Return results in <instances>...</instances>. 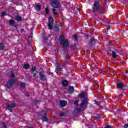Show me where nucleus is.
<instances>
[{
  "mask_svg": "<svg viewBox=\"0 0 128 128\" xmlns=\"http://www.w3.org/2000/svg\"><path fill=\"white\" fill-rule=\"evenodd\" d=\"M14 76H16V74L14 73V71H11L10 78L12 79L7 82V88H11L14 84L16 82V79H14Z\"/></svg>",
  "mask_w": 128,
  "mask_h": 128,
  "instance_id": "nucleus-1",
  "label": "nucleus"
},
{
  "mask_svg": "<svg viewBox=\"0 0 128 128\" xmlns=\"http://www.w3.org/2000/svg\"><path fill=\"white\" fill-rule=\"evenodd\" d=\"M0 126H1L2 128H8L6 126V124L4 122H2L1 123Z\"/></svg>",
  "mask_w": 128,
  "mask_h": 128,
  "instance_id": "nucleus-16",
  "label": "nucleus"
},
{
  "mask_svg": "<svg viewBox=\"0 0 128 128\" xmlns=\"http://www.w3.org/2000/svg\"><path fill=\"white\" fill-rule=\"evenodd\" d=\"M60 70H62V68H60V65L57 66L56 68L55 72L56 73H58V72H60Z\"/></svg>",
  "mask_w": 128,
  "mask_h": 128,
  "instance_id": "nucleus-12",
  "label": "nucleus"
},
{
  "mask_svg": "<svg viewBox=\"0 0 128 128\" xmlns=\"http://www.w3.org/2000/svg\"><path fill=\"white\" fill-rule=\"evenodd\" d=\"M36 10H40V6L39 4L36 5Z\"/></svg>",
  "mask_w": 128,
  "mask_h": 128,
  "instance_id": "nucleus-19",
  "label": "nucleus"
},
{
  "mask_svg": "<svg viewBox=\"0 0 128 128\" xmlns=\"http://www.w3.org/2000/svg\"><path fill=\"white\" fill-rule=\"evenodd\" d=\"M104 128H112V126H106Z\"/></svg>",
  "mask_w": 128,
  "mask_h": 128,
  "instance_id": "nucleus-34",
  "label": "nucleus"
},
{
  "mask_svg": "<svg viewBox=\"0 0 128 128\" xmlns=\"http://www.w3.org/2000/svg\"><path fill=\"white\" fill-rule=\"evenodd\" d=\"M74 90V87L70 86L68 89V94H73Z\"/></svg>",
  "mask_w": 128,
  "mask_h": 128,
  "instance_id": "nucleus-9",
  "label": "nucleus"
},
{
  "mask_svg": "<svg viewBox=\"0 0 128 128\" xmlns=\"http://www.w3.org/2000/svg\"><path fill=\"white\" fill-rule=\"evenodd\" d=\"M107 26L106 29H107L108 30H110V26Z\"/></svg>",
  "mask_w": 128,
  "mask_h": 128,
  "instance_id": "nucleus-32",
  "label": "nucleus"
},
{
  "mask_svg": "<svg viewBox=\"0 0 128 128\" xmlns=\"http://www.w3.org/2000/svg\"><path fill=\"white\" fill-rule=\"evenodd\" d=\"M126 74H128V71H126Z\"/></svg>",
  "mask_w": 128,
  "mask_h": 128,
  "instance_id": "nucleus-41",
  "label": "nucleus"
},
{
  "mask_svg": "<svg viewBox=\"0 0 128 128\" xmlns=\"http://www.w3.org/2000/svg\"><path fill=\"white\" fill-rule=\"evenodd\" d=\"M21 88H26V84L24 82H20V84Z\"/></svg>",
  "mask_w": 128,
  "mask_h": 128,
  "instance_id": "nucleus-23",
  "label": "nucleus"
},
{
  "mask_svg": "<svg viewBox=\"0 0 128 128\" xmlns=\"http://www.w3.org/2000/svg\"><path fill=\"white\" fill-rule=\"evenodd\" d=\"M9 24H14V20H9Z\"/></svg>",
  "mask_w": 128,
  "mask_h": 128,
  "instance_id": "nucleus-24",
  "label": "nucleus"
},
{
  "mask_svg": "<svg viewBox=\"0 0 128 128\" xmlns=\"http://www.w3.org/2000/svg\"><path fill=\"white\" fill-rule=\"evenodd\" d=\"M6 16V13L4 12H2V16Z\"/></svg>",
  "mask_w": 128,
  "mask_h": 128,
  "instance_id": "nucleus-28",
  "label": "nucleus"
},
{
  "mask_svg": "<svg viewBox=\"0 0 128 128\" xmlns=\"http://www.w3.org/2000/svg\"><path fill=\"white\" fill-rule=\"evenodd\" d=\"M42 119L44 122H48V117L46 116H43Z\"/></svg>",
  "mask_w": 128,
  "mask_h": 128,
  "instance_id": "nucleus-18",
  "label": "nucleus"
},
{
  "mask_svg": "<svg viewBox=\"0 0 128 128\" xmlns=\"http://www.w3.org/2000/svg\"><path fill=\"white\" fill-rule=\"evenodd\" d=\"M106 9H102V10H106Z\"/></svg>",
  "mask_w": 128,
  "mask_h": 128,
  "instance_id": "nucleus-39",
  "label": "nucleus"
},
{
  "mask_svg": "<svg viewBox=\"0 0 128 128\" xmlns=\"http://www.w3.org/2000/svg\"><path fill=\"white\" fill-rule=\"evenodd\" d=\"M36 68L34 66L32 68V72H34V70H36Z\"/></svg>",
  "mask_w": 128,
  "mask_h": 128,
  "instance_id": "nucleus-29",
  "label": "nucleus"
},
{
  "mask_svg": "<svg viewBox=\"0 0 128 128\" xmlns=\"http://www.w3.org/2000/svg\"><path fill=\"white\" fill-rule=\"evenodd\" d=\"M9 112H12V109H9Z\"/></svg>",
  "mask_w": 128,
  "mask_h": 128,
  "instance_id": "nucleus-37",
  "label": "nucleus"
},
{
  "mask_svg": "<svg viewBox=\"0 0 128 128\" xmlns=\"http://www.w3.org/2000/svg\"><path fill=\"white\" fill-rule=\"evenodd\" d=\"M68 102H66V101L62 100L60 101V106H62V108H64V106H66Z\"/></svg>",
  "mask_w": 128,
  "mask_h": 128,
  "instance_id": "nucleus-11",
  "label": "nucleus"
},
{
  "mask_svg": "<svg viewBox=\"0 0 128 128\" xmlns=\"http://www.w3.org/2000/svg\"><path fill=\"white\" fill-rule=\"evenodd\" d=\"M4 44H2V43L0 44V50H4Z\"/></svg>",
  "mask_w": 128,
  "mask_h": 128,
  "instance_id": "nucleus-21",
  "label": "nucleus"
},
{
  "mask_svg": "<svg viewBox=\"0 0 128 128\" xmlns=\"http://www.w3.org/2000/svg\"><path fill=\"white\" fill-rule=\"evenodd\" d=\"M60 116H64V112H62L60 114Z\"/></svg>",
  "mask_w": 128,
  "mask_h": 128,
  "instance_id": "nucleus-30",
  "label": "nucleus"
},
{
  "mask_svg": "<svg viewBox=\"0 0 128 128\" xmlns=\"http://www.w3.org/2000/svg\"><path fill=\"white\" fill-rule=\"evenodd\" d=\"M52 10L53 14H58V13L56 12V9L52 8Z\"/></svg>",
  "mask_w": 128,
  "mask_h": 128,
  "instance_id": "nucleus-25",
  "label": "nucleus"
},
{
  "mask_svg": "<svg viewBox=\"0 0 128 128\" xmlns=\"http://www.w3.org/2000/svg\"><path fill=\"white\" fill-rule=\"evenodd\" d=\"M66 58H68V60H70V56H66Z\"/></svg>",
  "mask_w": 128,
  "mask_h": 128,
  "instance_id": "nucleus-38",
  "label": "nucleus"
},
{
  "mask_svg": "<svg viewBox=\"0 0 128 128\" xmlns=\"http://www.w3.org/2000/svg\"><path fill=\"white\" fill-rule=\"evenodd\" d=\"M36 74L34 73V74H33V76H34V78H36Z\"/></svg>",
  "mask_w": 128,
  "mask_h": 128,
  "instance_id": "nucleus-35",
  "label": "nucleus"
},
{
  "mask_svg": "<svg viewBox=\"0 0 128 128\" xmlns=\"http://www.w3.org/2000/svg\"><path fill=\"white\" fill-rule=\"evenodd\" d=\"M74 38L75 40H78V35H76V34H74Z\"/></svg>",
  "mask_w": 128,
  "mask_h": 128,
  "instance_id": "nucleus-26",
  "label": "nucleus"
},
{
  "mask_svg": "<svg viewBox=\"0 0 128 128\" xmlns=\"http://www.w3.org/2000/svg\"><path fill=\"white\" fill-rule=\"evenodd\" d=\"M128 128V124H126L124 125V128Z\"/></svg>",
  "mask_w": 128,
  "mask_h": 128,
  "instance_id": "nucleus-33",
  "label": "nucleus"
},
{
  "mask_svg": "<svg viewBox=\"0 0 128 128\" xmlns=\"http://www.w3.org/2000/svg\"><path fill=\"white\" fill-rule=\"evenodd\" d=\"M87 96V94L86 93L84 92H83L82 93H81L80 94V98H84V96Z\"/></svg>",
  "mask_w": 128,
  "mask_h": 128,
  "instance_id": "nucleus-14",
  "label": "nucleus"
},
{
  "mask_svg": "<svg viewBox=\"0 0 128 128\" xmlns=\"http://www.w3.org/2000/svg\"><path fill=\"white\" fill-rule=\"evenodd\" d=\"M86 104H88V100L86 98H84L81 103V104L80 105V108H76L74 109V112L76 114H78V112H82V109Z\"/></svg>",
  "mask_w": 128,
  "mask_h": 128,
  "instance_id": "nucleus-3",
  "label": "nucleus"
},
{
  "mask_svg": "<svg viewBox=\"0 0 128 128\" xmlns=\"http://www.w3.org/2000/svg\"><path fill=\"white\" fill-rule=\"evenodd\" d=\"M99 20H100V19Z\"/></svg>",
  "mask_w": 128,
  "mask_h": 128,
  "instance_id": "nucleus-43",
  "label": "nucleus"
},
{
  "mask_svg": "<svg viewBox=\"0 0 128 128\" xmlns=\"http://www.w3.org/2000/svg\"><path fill=\"white\" fill-rule=\"evenodd\" d=\"M74 104L78 105V100H76L74 102Z\"/></svg>",
  "mask_w": 128,
  "mask_h": 128,
  "instance_id": "nucleus-31",
  "label": "nucleus"
},
{
  "mask_svg": "<svg viewBox=\"0 0 128 128\" xmlns=\"http://www.w3.org/2000/svg\"><path fill=\"white\" fill-rule=\"evenodd\" d=\"M42 112H44V114H46V111H44V110H42Z\"/></svg>",
  "mask_w": 128,
  "mask_h": 128,
  "instance_id": "nucleus-36",
  "label": "nucleus"
},
{
  "mask_svg": "<svg viewBox=\"0 0 128 128\" xmlns=\"http://www.w3.org/2000/svg\"><path fill=\"white\" fill-rule=\"evenodd\" d=\"M117 88L118 90H122L124 88V83L123 82H118L117 83Z\"/></svg>",
  "mask_w": 128,
  "mask_h": 128,
  "instance_id": "nucleus-8",
  "label": "nucleus"
},
{
  "mask_svg": "<svg viewBox=\"0 0 128 128\" xmlns=\"http://www.w3.org/2000/svg\"><path fill=\"white\" fill-rule=\"evenodd\" d=\"M98 8H100V2L96 1L92 6L93 12H98Z\"/></svg>",
  "mask_w": 128,
  "mask_h": 128,
  "instance_id": "nucleus-4",
  "label": "nucleus"
},
{
  "mask_svg": "<svg viewBox=\"0 0 128 128\" xmlns=\"http://www.w3.org/2000/svg\"><path fill=\"white\" fill-rule=\"evenodd\" d=\"M112 56L114 58H116V52H112Z\"/></svg>",
  "mask_w": 128,
  "mask_h": 128,
  "instance_id": "nucleus-22",
  "label": "nucleus"
},
{
  "mask_svg": "<svg viewBox=\"0 0 128 128\" xmlns=\"http://www.w3.org/2000/svg\"><path fill=\"white\" fill-rule=\"evenodd\" d=\"M48 22V26L50 30H52V24H54V19H52V17L50 16L49 17Z\"/></svg>",
  "mask_w": 128,
  "mask_h": 128,
  "instance_id": "nucleus-6",
  "label": "nucleus"
},
{
  "mask_svg": "<svg viewBox=\"0 0 128 128\" xmlns=\"http://www.w3.org/2000/svg\"><path fill=\"white\" fill-rule=\"evenodd\" d=\"M16 20H18V22H20V20H22V17L18 16L16 18Z\"/></svg>",
  "mask_w": 128,
  "mask_h": 128,
  "instance_id": "nucleus-20",
  "label": "nucleus"
},
{
  "mask_svg": "<svg viewBox=\"0 0 128 128\" xmlns=\"http://www.w3.org/2000/svg\"><path fill=\"white\" fill-rule=\"evenodd\" d=\"M28 128H32V127H28Z\"/></svg>",
  "mask_w": 128,
  "mask_h": 128,
  "instance_id": "nucleus-42",
  "label": "nucleus"
},
{
  "mask_svg": "<svg viewBox=\"0 0 128 128\" xmlns=\"http://www.w3.org/2000/svg\"><path fill=\"white\" fill-rule=\"evenodd\" d=\"M62 84L63 86H68V81H66V80H63L62 81Z\"/></svg>",
  "mask_w": 128,
  "mask_h": 128,
  "instance_id": "nucleus-15",
  "label": "nucleus"
},
{
  "mask_svg": "<svg viewBox=\"0 0 128 128\" xmlns=\"http://www.w3.org/2000/svg\"><path fill=\"white\" fill-rule=\"evenodd\" d=\"M6 108H16V104L12 103L10 104H6Z\"/></svg>",
  "mask_w": 128,
  "mask_h": 128,
  "instance_id": "nucleus-10",
  "label": "nucleus"
},
{
  "mask_svg": "<svg viewBox=\"0 0 128 128\" xmlns=\"http://www.w3.org/2000/svg\"><path fill=\"white\" fill-rule=\"evenodd\" d=\"M53 1L51 2L50 5L52 8H60V2L58 0H52Z\"/></svg>",
  "mask_w": 128,
  "mask_h": 128,
  "instance_id": "nucleus-5",
  "label": "nucleus"
},
{
  "mask_svg": "<svg viewBox=\"0 0 128 128\" xmlns=\"http://www.w3.org/2000/svg\"><path fill=\"white\" fill-rule=\"evenodd\" d=\"M46 10V14H48L50 12V10H48V8H45Z\"/></svg>",
  "mask_w": 128,
  "mask_h": 128,
  "instance_id": "nucleus-27",
  "label": "nucleus"
},
{
  "mask_svg": "<svg viewBox=\"0 0 128 128\" xmlns=\"http://www.w3.org/2000/svg\"><path fill=\"white\" fill-rule=\"evenodd\" d=\"M40 76V78L41 80H46V77L44 76V73L42 72H40L39 73Z\"/></svg>",
  "mask_w": 128,
  "mask_h": 128,
  "instance_id": "nucleus-7",
  "label": "nucleus"
},
{
  "mask_svg": "<svg viewBox=\"0 0 128 128\" xmlns=\"http://www.w3.org/2000/svg\"><path fill=\"white\" fill-rule=\"evenodd\" d=\"M90 44L92 46H94L96 44V40L94 39H92L90 42Z\"/></svg>",
  "mask_w": 128,
  "mask_h": 128,
  "instance_id": "nucleus-13",
  "label": "nucleus"
},
{
  "mask_svg": "<svg viewBox=\"0 0 128 128\" xmlns=\"http://www.w3.org/2000/svg\"><path fill=\"white\" fill-rule=\"evenodd\" d=\"M24 68L26 70H28V68H30V64H26L24 65Z\"/></svg>",
  "mask_w": 128,
  "mask_h": 128,
  "instance_id": "nucleus-17",
  "label": "nucleus"
},
{
  "mask_svg": "<svg viewBox=\"0 0 128 128\" xmlns=\"http://www.w3.org/2000/svg\"><path fill=\"white\" fill-rule=\"evenodd\" d=\"M59 42L60 44L64 48H68V39H66L64 36H60L59 37Z\"/></svg>",
  "mask_w": 128,
  "mask_h": 128,
  "instance_id": "nucleus-2",
  "label": "nucleus"
},
{
  "mask_svg": "<svg viewBox=\"0 0 128 128\" xmlns=\"http://www.w3.org/2000/svg\"><path fill=\"white\" fill-rule=\"evenodd\" d=\"M14 26L15 28H16V25H14Z\"/></svg>",
  "mask_w": 128,
  "mask_h": 128,
  "instance_id": "nucleus-40",
  "label": "nucleus"
}]
</instances>
